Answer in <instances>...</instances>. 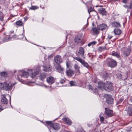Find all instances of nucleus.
<instances>
[{
    "mask_svg": "<svg viewBox=\"0 0 132 132\" xmlns=\"http://www.w3.org/2000/svg\"><path fill=\"white\" fill-rule=\"evenodd\" d=\"M16 83H14L10 85L8 83L5 82L3 83H0V88H2L4 90H11L13 86Z\"/></svg>",
    "mask_w": 132,
    "mask_h": 132,
    "instance_id": "nucleus-1",
    "label": "nucleus"
},
{
    "mask_svg": "<svg viewBox=\"0 0 132 132\" xmlns=\"http://www.w3.org/2000/svg\"><path fill=\"white\" fill-rule=\"evenodd\" d=\"M31 71L30 70H28V72L21 71H18V73H20L17 74V76L19 81L21 82H22L23 81V80L20 79L19 77V76H20V75L21 74L20 76L22 77L27 78L29 76V71Z\"/></svg>",
    "mask_w": 132,
    "mask_h": 132,
    "instance_id": "nucleus-2",
    "label": "nucleus"
},
{
    "mask_svg": "<svg viewBox=\"0 0 132 132\" xmlns=\"http://www.w3.org/2000/svg\"><path fill=\"white\" fill-rule=\"evenodd\" d=\"M73 57L74 59L80 62L84 67L87 68H89V65L84 60L82 59L79 56L77 57L74 56Z\"/></svg>",
    "mask_w": 132,
    "mask_h": 132,
    "instance_id": "nucleus-3",
    "label": "nucleus"
},
{
    "mask_svg": "<svg viewBox=\"0 0 132 132\" xmlns=\"http://www.w3.org/2000/svg\"><path fill=\"white\" fill-rule=\"evenodd\" d=\"M113 86L112 83L110 82H106L105 85L104 89L108 92L112 90L113 89Z\"/></svg>",
    "mask_w": 132,
    "mask_h": 132,
    "instance_id": "nucleus-4",
    "label": "nucleus"
},
{
    "mask_svg": "<svg viewBox=\"0 0 132 132\" xmlns=\"http://www.w3.org/2000/svg\"><path fill=\"white\" fill-rule=\"evenodd\" d=\"M54 59L56 65L59 64L60 63L62 62L61 57L59 55H57L55 56Z\"/></svg>",
    "mask_w": 132,
    "mask_h": 132,
    "instance_id": "nucleus-5",
    "label": "nucleus"
},
{
    "mask_svg": "<svg viewBox=\"0 0 132 132\" xmlns=\"http://www.w3.org/2000/svg\"><path fill=\"white\" fill-rule=\"evenodd\" d=\"M30 70H31V69ZM39 73V71L38 70H34V69H31V71H29V75L30 76L31 78H33Z\"/></svg>",
    "mask_w": 132,
    "mask_h": 132,
    "instance_id": "nucleus-6",
    "label": "nucleus"
},
{
    "mask_svg": "<svg viewBox=\"0 0 132 132\" xmlns=\"http://www.w3.org/2000/svg\"><path fill=\"white\" fill-rule=\"evenodd\" d=\"M54 65L57 72L61 73L62 74L63 73L64 69L63 68L61 67L60 64L56 65L55 64H54Z\"/></svg>",
    "mask_w": 132,
    "mask_h": 132,
    "instance_id": "nucleus-7",
    "label": "nucleus"
},
{
    "mask_svg": "<svg viewBox=\"0 0 132 132\" xmlns=\"http://www.w3.org/2000/svg\"><path fill=\"white\" fill-rule=\"evenodd\" d=\"M108 65L110 67L113 68L117 65V63L116 61L111 60L110 59H108Z\"/></svg>",
    "mask_w": 132,
    "mask_h": 132,
    "instance_id": "nucleus-8",
    "label": "nucleus"
},
{
    "mask_svg": "<svg viewBox=\"0 0 132 132\" xmlns=\"http://www.w3.org/2000/svg\"><path fill=\"white\" fill-rule=\"evenodd\" d=\"M46 81L49 85H51L55 82V78L52 76H49L46 78Z\"/></svg>",
    "mask_w": 132,
    "mask_h": 132,
    "instance_id": "nucleus-9",
    "label": "nucleus"
},
{
    "mask_svg": "<svg viewBox=\"0 0 132 132\" xmlns=\"http://www.w3.org/2000/svg\"><path fill=\"white\" fill-rule=\"evenodd\" d=\"M73 67L75 69L76 74L77 75H80L81 73L80 70V67L79 66L78 63L75 64L73 65Z\"/></svg>",
    "mask_w": 132,
    "mask_h": 132,
    "instance_id": "nucleus-10",
    "label": "nucleus"
},
{
    "mask_svg": "<svg viewBox=\"0 0 132 132\" xmlns=\"http://www.w3.org/2000/svg\"><path fill=\"white\" fill-rule=\"evenodd\" d=\"M113 100L111 95H107L106 101L108 103L110 104L113 103Z\"/></svg>",
    "mask_w": 132,
    "mask_h": 132,
    "instance_id": "nucleus-11",
    "label": "nucleus"
},
{
    "mask_svg": "<svg viewBox=\"0 0 132 132\" xmlns=\"http://www.w3.org/2000/svg\"><path fill=\"white\" fill-rule=\"evenodd\" d=\"M85 53V50L84 48L82 47H80L79 48V49L78 52V55L80 56L81 57L84 58V53Z\"/></svg>",
    "mask_w": 132,
    "mask_h": 132,
    "instance_id": "nucleus-12",
    "label": "nucleus"
},
{
    "mask_svg": "<svg viewBox=\"0 0 132 132\" xmlns=\"http://www.w3.org/2000/svg\"><path fill=\"white\" fill-rule=\"evenodd\" d=\"M98 29L101 30H106L108 29L107 25L105 24H102L98 26Z\"/></svg>",
    "mask_w": 132,
    "mask_h": 132,
    "instance_id": "nucleus-13",
    "label": "nucleus"
},
{
    "mask_svg": "<svg viewBox=\"0 0 132 132\" xmlns=\"http://www.w3.org/2000/svg\"><path fill=\"white\" fill-rule=\"evenodd\" d=\"M105 113L106 115L109 117H111L112 116V111L107 108H105Z\"/></svg>",
    "mask_w": 132,
    "mask_h": 132,
    "instance_id": "nucleus-14",
    "label": "nucleus"
},
{
    "mask_svg": "<svg viewBox=\"0 0 132 132\" xmlns=\"http://www.w3.org/2000/svg\"><path fill=\"white\" fill-rule=\"evenodd\" d=\"M130 50L129 49L126 48L124 50L123 52V54L124 57H127L129 56L130 52Z\"/></svg>",
    "mask_w": 132,
    "mask_h": 132,
    "instance_id": "nucleus-15",
    "label": "nucleus"
},
{
    "mask_svg": "<svg viewBox=\"0 0 132 132\" xmlns=\"http://www.w3.org/2000/svg\"><path fill=\"white\" fill-rule=\"evenodd\" d=\"M8 102L7 100L5 97V95H2L1 100L2 103L3 104H6Z\"/></svg>",
    "mask_w": 132,
    "mask_h": 132,
    "instance_id": "nucleus-16",
    "label": "nucleus"
},
{
    "mask_svg": "<svg viewBox=\"0 0 132 132\" xmlns=\"http://www.w3.org/2000/svg\"><path fill=\"white\" fill-rule=\"evenodd\" d=\"M105 85V84L104 83L102 82H100L98 83V87L100 89L102 90L103 88L104 89Z\"/></svg>",
    "mask_w": 132,
    "mask_h": 132,
    "instance_id": "nucleus-17",
    "label": "nucleus"
},
{
    "mask_svg": "<svg viewBox=\"0 0 132 132\" xmlns=\"http://www.w3.org/2000/svg\"><path fill=\"white\" fill-rule=\"evenodd\" d=\"M62 120L67 125H70L72 123L71 120L69 118H64L62 119Z\"/></svg>",
    "mask_w": 132,
    "mask_h": 132,
    "instance_id": "nucleus-18",
    "label": "nucleus"
},
{
    "mask_svg": "<svg viewBox=\"0 0 132 132\" xmlns=\"http://www.w3.org/2000/svg\"><path fill=\"white\" fill-rule=\"evenodd\" d=\"M66 73L67 76H71L73 74V71L72 70L68 69L66 71Z\"/></svg>",
    "mask_w": 132,
    "mask_h": 132,
    "instance_id": "nucleus-19",
    "label": "nucleus"
},
{
    "mask_svg": "<svg viewBox=\"0 0 132 132\" xmlns=\"http://www.w3.org/2000/svg\"><path fill=\"white\" fill-rule=\"evenodd\" d=\"M80 36H77L75 39V41L76 43H79L82 42V40Z\"/></svg>",
    "mask_w": 132,
    "mask_h": 132,
    "instance_id": "nucleus-20",
    "label": "nucleus"
},
{
    "mask_svg": "<svg viewBox=\"0 0 132 132\" xmlns=\"http://www.w3.org/2000/svg\"><path fill=\"white\" fill-rule=\"evenodd\" d=\"M52 127L54 129L57 130L60 129V126L58 123H55L53 124Z\"/></svg>",
    "mask_w": 132,
    "mask_h": 132,
    "instance_id": "nucleus-21",
    "label": "nucleus"
},
{
    "mask_svg": "<svg viewBox=\"0 0 132 132\" xmlns=\"http://www.w3.org/2000/svg\"><path fill=\"white\" fill-rule=\"evenodd\" d=\"M113 31L116 36L120 34L121 32V30L120 29H115Z\"/></svg>",
    "mask_w": 132,
    "mask_h": 132,
    "instance_id": "nucleus-22",
    "label": "nucleus"
},
{
    "mask_svg": "<svg viewBox=\"0 0 132 132\" xmlns=\"http://www.w3.org/2000/svg\"><path fill=\"white\" fill-rule=\"evenodd\" d=\"M111 25L113 27H121V25L120 23L119 22H112L111 23Z\"/></svg>",
    "mask_w": 132,
    "mask_h": 132,
    "instance_id": "nucleus-23",
    "label": "nucleus"
},
{
    "mask_svg": "<svg viewBox=\"0 0 132 132\" xmlns=\"http://www.w3.org/2000/svg\"><path fill=\"white\" fill-rule=\"evenodd\" d=\"M99 13L102 15H105L107 13L105 9L102 8L99 10Z\"/></svg>",
    "mask_w": 132,
    "mask_h": 132,
    "instance_id": "nucleus-24",
    "label": "nucleus"
},
{
    "mask_svg": "<svg viewBox=\"0 0 132 132\" xmlns=\"http://www.w3.org/2000/svg\"><path fill=\"white\" fill-rule=\"evenodd\" d=\"M46 77V75L44 73H41L39 77V78L40 80L43 81L44 79H45Z\"/></svg>",
    "mask_w": 132,
    "mask_h": 132,
    "instance_id": "nucleus-25",
    "label": "nucleus"
},
{
    "mask_svg": "<svg viewBox=\"0 0 132 132\" xmlns=\"http://www.w3.org/2000/svg\"><path fill=\"white\" fill-rule=\"evenodd\" d=\"M51 68L50 67V65L48 64L47 65L44 66L43 70L44 71H50Z\"/></svg>",
    "mask_w": 132,
    "mask_h": 132,
    "instance_id": "nucleus-26",
    "label": "nucleus"
},
{
    "mask_svg": "<svg viewBox=\"0 0 132 132\" xmlns=\"http://www.w3.org/2000/svg\"><path fill=\"white\" fill-rule=\"evenodd\" d=\"M11 39V37L10 36H8L3 38L2 40L4 42H6L10 41Z\"/></svg>",
    "mask_w": 132,
    "mask_h": 132,
    "instance_id": "nucleus-27",
    "label": "nucleus"
},
{
    "mask_svg": "<svg viewBox=\"0 0 132 132\" xmlns=\"http://www.w3.org/2000/svg\"><path fill=\"white\" fill-rule=\"evenodd\" d=\"M127 114L129 115L132 116V107L129 106L127 109Z\"/></svg>",
    "mask_w": 132,
    "mask_h": 132,
    "instance_id": "nucleus-28",
    "label": "nucleus"
},
{
    "mask_svg": "<svg viewBox=\"0 0 132 132\" xmlns=\"http://www.w3.org/2000/svg\"><path fill=\"white\" fill-rule=\"evenodd\" d=\"M92 30L93 31L94 34H97L99 33V31L96 27L92 28Z\"/></svg>",
    "mask_w": 132,
    "mask_h": 132,
    "instance_id": "nucleus-29",
    "label": "nucleus"
},
{
    "mask_svg": "<svg viewBox=\"0 0 132 132\" xmlns=\"http://www.w3.org/2000/svg\"><path fill=\"white\" fill-rule=\"evenodd\" d=\"M112 55L116 56L117 58H119L120 57V56L119 54L117 52H114L112 53Z\"/></svg>",
    "mask_w": 132,
    "mask_h": 132,
    "instance_id": "nucleus-30",
    "label": "nucleus"
},
{
    "mask_svg": "<svg viewBox=\"0 0 132 132\" xmlns=\"http://www.w3.org/2000/svg\"><path fill=\"white\" fill-rule=\"evenodd\" d=\"M16 24L17 25L20 26L22 25L23 23L21 21L19 20L16 21Z\"/></svg>",
    "mask_w": 132,
    "mask_h": 132,
    "instance_id": "nucleus-31",
    "label": "nucleus"
},
{
    "mask_svg": "<svg viewBox=\"0 0 132 132\" xmlns=\"http://www.w3.org/2000/svg\"><path fill=\"white\" fill-rule=\"evenodd\" d=\"M114 36L110 34H108V35L107 38V39L108 40H110L112 38H114Z\"/></svg>",
    "mask_w": 132,
    "mask_h": 132,
    "instance_id": "nucleus-32",
    "label": "nucleus"
},
{
    "mask_svg": "<svg viewBox=\"0 0 132 132\" xmlns=\"http://www.w3.org/2000/svg\"><path fill=\"white\" fill-rule=\"evenodd\" d=\"M0 75L2 77H5L7 76V73L6 72H2L0 73Z\"/></svg>",
    "mask_w": 132,
    "mask_h": 132,
    "instance_id": "nucleus-33",
    "label": "nucleus"
},
{
    "mask_svg": "<svg viewBox=\"0 0 132 132\" xmlns=\"http://www.w3.org/2000/svg\"><path fill=\"white\" fill-rule=\"evenodd\" d=\"M46 123L51 127H52L54 123H52L51 121H46Z\"/></svg>",
    "mask_w": 132,
    "mask_h": 132,
    "instance_id": "nucleus-34",
    "label": "nucleus"
},
{
    "mask_svg": "<svg viewBox=\"0 0 132 132\" xmlns=\"http://www.w3.org/2000/svg\"><path fill=\"white\" fill-rule=\"evenodd\" d=\"M69 83L71 86H75L77 85V83L73 81H71L69 82Z\"/></svg>",
    "mask_w": 132,
    "mask_h": 132,
    "instance_id": "nucleus-35",
    "label": "nucleus"
},
{
    "mask_svg": "<svg viewBox=\"0 0 132 132\" xmlns=\"http://www.w3.org/2000/svg\"><path fill=\"white\" fill-rule=\"evenodd\" d=\"M3 13L0 12V20L1 21H3Z\"/></svg>",
    "mask_w": 132,
    "mask_h": 132,
    "instance_id": "nucleus-36",
    "label": "nucleus"
},
{
    "mask_svg": "<svg viewBox=\"0 0 132 132\" xmlns=\"http://www.w3.org/2000/svg\"><path fill=\"white\" fill-rule=\"evenodd\" d=\"M106 48L105 47H99L98 48V50L99 51H102L103 50H104V49H106Z\"/></svg>",
    "mask_w": 132,
    "mask_h": 132,
    "instance_id": "nucleus-37",
    "label": "nucleus"
},
{
    "mask_svg": "<svg viewBox=\"0 0 132 132\" xmlns=\"http://www.w3.org/2000/svg\"><path fill=\"white\" fill-rule=\"evenodd\" d=\"M38 8V7L35 6H32L30 8V9L31 10H34L37 9Z\"/></svg>",
    "mask_w": 132,
    "mask_h": 132,
    "instance_id": "nucleus-38",
    "label": "nucleus"
},
{
    "mask_svg": "<svg viewBox=\"0 0 132 132\" xmlns=\"http://www.w3.org/2000/svg\"><path fill=\"white\" fill-rule=\"evenodd\" d=\"M102 113H101L100 115H99V117L100 118L101 121L103 122L104 121V118L103 116H101V115L102 114Z\"/></svg>",
    "mask_w": 132,
    "mask_h": 132,
    "instance_id": "nucleus-39",
    "label": "nucleus"
},
{
    "mask_svg": "<svg viewBox=\"0 0 132 132\" xmlns=\"http://www.w3.org/2000/svg\"><path fill=\"white\" fill-rule=\"evenodd\" d=\"M123 101V99H119L118 102L116 104L118 105L120 104Z\"/></svg>",
    "mask_w": 132,
    "mask_h": 132,
    "instance_id": "nucleus-40",
    "label": "nucleus"
},
{
    "mask_svg": "<svg viewBox=\"0 0 132 132\" xmlns=\"http://www.w3.org/2000/svg\"><path fill=\"white\" fill-rule=\"evenodd\" d=\"M93 10L94 9L92 7H90L88 10V12L89 14H90V12L93 11Z\"/></svg>",
    "mask_w": 132,
    "mask_h": 132,
    "instance_id": "nucleus-41",
    "label": "nucleus"
},
{
    "mask_svg": "<svg viewBox=\"0 0 132 132\" xmlns=\"http://www.w3.org/2000/svg\"><path fill=\"white\" fill-rule=\"evenodd\" d=\"M105 77H109L110 76V74L109 73H105Z\"/></svg>",
    "mask_w": 132,
    "mask_h": 132,
    "instance_id": "nucleus-42",
    "label": "nucleus"
},
{
    "mask_svg": "<svg viewBox=\"0 0 132 132\" xmlns=\"http://www.w3.org/2000/svg\"><path fill=\"white\" fill-rule=\"evenodd\" d=\"M98 91V90L97 89V88H96L95 89L94 91V93H95V94H97Z\"/></svg>",
    "mask_w": 132,
    "mask_h": 132,
    "instance_id": "nucleus-43",
    "label": "nucleus"
},
{
    "mask_svg": "<svg viewBox=\"0 0 132 132\" xmlns=\"http://www.w3.org/2000/svg\"><path fill=\"white\" fill-rule=\"evenodd\" d=\"M88 87L89 89H91L92 90H93V88L92 86L90 85H88Z\"/></svg>",
    "mask_w": 132,
    "mask_h": 132,
    "instance_id": "nucleus-44",
    "label": "nucleus"
},
{
    "mask_svg": "<svg viewBox=\"0 0 132 132\" xmlns=\"http://www.w3.org/2000/svg\"><path fill=\"white\" fill-rule=\"evenodd\" d=\"M118 36H116V38H113V40H111V41L112 42H113L114 41H115L116 39H117V38H118Z\"/></svg>",
    "mask_w": 132,
    "mask_h": 132,
    "instance_id": "nucleus-45",
    "label": "nucleus"
},
{
    "mask_svg": "<svg viewBox=\"0 0 132 132\" xmlns=\"http://www.w3.org/2000/svg\"><path fill=\"white\" fill-rule=\"evenodd\" d=\"M4 29V28L3 27L0 26V31H3Z\"/></svg>",
    "mask_w": 132,
    "mask_h": 132,
    "instance_id": "nucleus-46",
    "label": "nucleus"
},
{
    "mask_svg": "<svg viewBox=\"0 0 132 132\" xmlns=\"http://www.w3.org/2000/svg\"><path fill=\"white\" fill-rule=\"evenodd\" d=\"M65 82V80L63 79H62L60 80V82L61 83L63 84Z\"/></svg>",
    "mask_w": 132,
    "mask_h": 132,
    "instance_id": "nucleus-47",
    "label": "nucleus"
},
{
    "mask_svg": "<svg viewBox=\"0 0 132 132\" xmlns=\"http://www.w3.org/2000/svg\"><path fill=\"white\" fill-rule=\"evenodd\" d=\"M96 42L95 41H94L91 42V44L92 45H95L96 44Z\"/></svg>",
    "mask_w": 132,
    "mask_h": 132,
    "instance_id": "nucleus-48",
    "label": "nucleus"
},
{
    "mask_svg": "<svg viewBox=\"0 0 132 132\" xmlns=\"http://www.w3.org/2000/svg\"><path fill=\"white\" fill-rule=\"evenodd\" d=\"M130 8H132V1H131L130 2Z\"/></svg>",
    "mask_w": 132,
    "mask_h": 132,
    "instance_id": "nucleus-49",
    "label": "nucleus"
},
{
    "mask_svg": "<svg viewBox=\"0 0 132 132\" xmlns=\"http://www.w3.org/2000/svg\"><path fill=\"white\" fill-rule=\"evenodd\" d=\"M127 0H123L122 2L126 4L127 2Z\"/></svg>",
    "mask_w": 132,
    "mask_h": 132,
    "instance_id": "nucleus-50",
    "label": "nucleus"
},
{
    "mask_svg": "<svg viewBox=\"0 0 132 132\" xmlns=\"http://www.w3.org/2000/svg\"><path fill=\"white\" fill-rule=\"evenodd\" d=\"M119 0H111V1H112V2L118 1Z\"/></svg>",
    "mask_w": 132,
    "mask_h": 132,
    "instance_id": "nucleus-51",
    "label": "nucleus"
},
{
    "mask_svg": "<svg viewBox=\"0 0 132 132\" xmlns=\"http://www.w3.org/2000/svg\"><path fill=\"white\" fill-rule=\"evenodd\" d=\"M2 107L0 105V111H1L2 110Z\"/></svg>",
    "mask_w": 132,
    "mask_h": 132,
    "instance_id": "nucleus-52",
    "label": "nucleus"
},
{
    "mask_svg": "<svg viewBox=\"0 0 132 132\" xmlns=\"http://www.w3.org/2000/svg\"><path fill=\"white\" fill-rule=\"evenodd\" d=\"M92 44H91V43L88 44V46H90L91 45H92Z\"/></svg>",
    "mask_w": 132,
    "mask_h": 132,
    "instance_id": "nucleus-53",
    "label": "nucleus"
},
{
    "mask_svg": "<svg viewBox=\"0 0 132 132\" xmlns=\"http://www.w3.org/2000/svg\"><path fill=\"white\" fill-rule=\"evenodd\" d=\"M87 125L88 126V127H90V125L89 124H87Z\"/></svg>",
    "mask_w": 132,
    "mask_h": 132,
    "instance_id": "nucleus-54",
    "label": "nucleus"
},
{
    "mask_svg": "<svg viewBox=\"0 0 132 132\" xmlns=\"http://www.w3.org/2000/svg\"><path fill=\"white\" fill-rule=\"evenodd\" d=\"M66 65H67V67L68 68V66L67 63H66Z\"/></svg>",
    "mask_w": 132,
    "mask_h": 132,
    "instance_id": "nucleus-55",
    "label": "nucleus"
},
{
    "mask_svg": "<svg viewBox=\"0 0 132 132\" xmlns=\"http://www.w3.org/2000/svg\"><path fill=\"white\" fill-rule=\"evenodd\" d=\"M24 30H23V34H22V35H23V34L24 33Z\"/></svg>",
    "mask_w": 132,
    "mask_h": 132,
    "instance_id": "nucleus-56",
    "label": "nucleus"
},
{
    "mask_svg": "<svg viewBox=\"0 0 132 132\" xmlns=\"http://www.w3.org/2000/svg\"><path fill=\"white\" fill-rule=\"evenodd\" d=\"M17 72V71H16V70H15V71H14V73H16V72Z\"/></svg>",
    "mask_w": 132,
    "mask_h": 132,
    "instance_id": "nucleus-57",
    "label": "nucleus"
},
{
    "mask_svg": "<svg viewBox=\"0 0 132 132\" xmlns=\"http://www.w3.org/2000/svg\"><path fill=\"white\" fill-rule=\"evenodd\" d=\"M9 96V97H10V100H11V97H10V96Z\"/></svg>",
    "mask_w": 132,
    "mask_h": 132,
    "instance_id": "nucleus-58",
    "label": "nucleus"
},
{
    "mask_svg": "<svg viewBox=\"0 0 132 132\" xmlns=\"http://www.w3.org/2000/svg\"><path fill=\"white\" fill-rule=\"evenodd\" d=\"M65 132H70V131H66Z\"/></svg>",
    "mask_w": 132,
    "mask_h": 132,
    "instance_id": "nucleus-59",
    "label": "nucleus"
},
{
    "mask_svg": "<svg viewBox=\"0 0 132 132\" xmlns=\"http://www.w3.org/2000/svg\"><path fill=\"white\" fill-rule=\"evenodd\" d=\"M111 43V42H109V44H110V43Z\"/></svg>",
    "mask_w": 132,
    "mask_h": 132,
    "instance_id": "nucleus-60",
    "label": "nucleus"
},
{
    "mask_svg": "<svg viewBox=\"0 0 132 132\" xmlns=\"http://www.w3.org/2000/svg\"><path fill=\"white\" fill-rule=\"evenodd\" d=\"M43 48H44V49H45V48L44 47H43Z\"/></svg>",
    "mask_w": 132,
    "mask_h": 132,
    "instance_id": "nucleus-61",
    "label": "nucleus"
}]
</instances>
